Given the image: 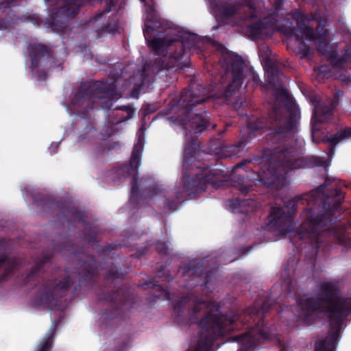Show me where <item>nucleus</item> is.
<instances>
[{"instance_id": "ddd939ff", "label": "nucleus", "mask_w": 351, "mask_h": 351, "mask_svg": "<svg viewBox=\"0 0 351 351\" xmlns=\"http://www.w3.org/2000/svg\"><path fill=\"white\" fill-rule=\"evenodd\" d=\"M297 200L295 199H291L288 202H287V208H289V210H287V217H291L293 215L297 210V206H296Z\"/></svg>"}, {"instance_id": "cd10ccee", "label": "nucleus", "mask_w": 351, "mask_h": 351, "mask_svg": "<svg viewBox=\"0 0 351 351\" xmlns=\"http://www.w3.org/2000/svg\"><path fill=\"white\" fill-rule=\"evenodd\" d=\"M291 30L289 31L287 29V32H286V34H287V36H288V34H289V32L291 33Z\"/></svg>"}, {"instance_id": "9d476101", "label": "nucleus", "mask_w": 351, "mask_h": 351, "mask_svg": "<svg viewBox=\"0 0 351 351\" xmlns=\"http://www.w3.org/2000/svg\"><path fill=\"white\" fill-rule=\"evenodd\" d=\"M60 322L61 319L52 322V325L47 335V337L40 343L37 351H51L56 335V330Z\"/></svg>"}, {"instance_id": "b1692460", "label": "nucleus", "mask_w": 351, "mask_h": 351, "mask_svg": "<svg viewBox=\"0 0 351 351\" xmlns=\"http://www.w3.org/2000/svg\"><path fill=\"white\" fill-rule=\"evenodd\" d=\"M209 288H210V287H208V286L202 287V293L208 292L209 290Z\"/></svg>"}, {"instance_id": "39448f33", "label": "nucleus", "mask_w": 351, "mask_h": 351, "mask_svg": "<svg viewBox=\"0 0 351 351\" xmlns=\"http://www.w3.org/2000/svg\"><path fill=\"white\" fill-rule=\"evenodd\" d=\"M324 188V186L323 184L319 186L317 190L313 192L310 199H308L309 206H311V203L314 201L318 204L319 206L322 204L321 213L319 214L316 219L318 223L323 220L324 217L332 215L344 199L343 193L339 189L331 191L330 195L325 197L323 193Z\"/></svg>"}, {"instance_id": "6e6552de", "label": "nucleus", "mask_w": 351, "mask_h": 351, "mask_svg": "<svg viewBox=\"0 0 351 351\" xmlns=\"http://www.w3.org/2000/svg\"><path fill=\"white\" fill-rule=\"evenodd\" d=\"M300 120V110L295 100L287 93V141L291 148L298 145L297 134Z\"/></svg>"}, {"instance_id": "c756f323", "label": "nucleus", "mask_w": 351, "mask_h": 351, "mask_svg": "<svg viewBox=\"0 0 351 351\" xmlns=\"http://www.w3.org/2000/svg\"><path fill=\"white\" fill-rule=\"evenodd\" d=\"M144 34H147V30H145Z\"/></svg>"}, {"instance_id": "20e7f679", "label": "nucleus", "mask_w": 351, "mask_h": 351, "mask_svg": "<svg viewBox=\"0 0 351 351\" xmlns=\"http://www.w3.org/2000/svg\"><path fill=\"white\" fill-rule=\"evenodd\" d=\"M306 21H317V33L315 34L313 29L306 23H302L299 26V32L302 35H304L306 39L318 41L317 51L321 54L325 56L330 60L335 59L337 52L329 45L327 39V30L324 28L326 20L320 17L318 18L315 14H311L306 18Z\"/></svg>"}, {"instance_id": "f03ea898", "label": "nucleus", "mask_w": 351, "mask_h": 351, "mask_svg": "<svg viewBox=\"0 0 351 351\" xmlns=\"http://www.w3.org/2000/svg\"><path fill=\"white\" fill-rule=\"evenodd\" d=\"M97 300L109 304L111 309L102 315L104 320L113 319L121 316L123 313L138 308L143 300L130 292L131 287H96Z\"/></svg>"}, {"instance_id": "6ab92c4d", "label": "nucleus", "mask_w": 351, "mask_h": 351, "mask_svg": "<svg viewBox=\"0 0 351 351\" xmlns=\"http://www.w3.org/2000/svg\"><path fill=\"white\" fill-rule=\"evenodd\" d=\"M241 77H240V75H237L235 76L230 88H232L234 85H235L237 87H238V86H241Z\"/></svg>"}, {"instance_id": "f8f14e48", "label": "nucleus", "mask_w": 351, "mask_h": 351, "mask_svg": "<svg viewBox=\"0 0 351 351\" xmlns=\"http://www.w3.org/2000/svg\"><path fill=\"white\" fill-rule=\"evenodd\" d=\"M317 136L319 137L322 140L320 142H328L331 147H335L337 143H339L340 141L344 140L341 135H340V132H337L335 134L332 138H328L327 136H321L319 135V133L317 134Z\"/></svg>"}, {"instance_id": "393cba45", "label": "nucleus", "mask_w": 351, "mask_h": 351, "mask_svg": "<svg viewBox=\"0 0 351 351\" xmlns=\"http://www.w3.org/2000/svg\"><path fill=\"white\" fill-rule=\"evenodd\" d=\"M319 165L325 166L326 165V162L324 160H320Z\"/></svg>"}, {"instance_id": "412c9836", "label": "nucleus", "mask_w": 351, "mask_h": 351, "mask_svg": "<svg viewBox=\"0 0 351 351\" xmlns=\"http://www.w3.org/2000/svg\"><path fill=\"white\" fill-rule=\"evenodd\" d=\"M277 341L278 342V343L280 346V351H285V345L284 343H282L278 338H277Z\"/></svg>"}, {"instance_id": "a211bd4d", "label": "nucleus", "mask_w": 351, "mask_h": 351, "mask_svg": "<svg viewBox=\"0 0 351 351\" xmlns=\"http://www.w3.org/2000/svg\"><path fill=\"white\" fill-rule=\"evenodd\" d=\"M341 95L342 93L341 91H337L335 93L334 98L332 100L329 99L332 103V106H335L338 104L339 97Z\"/></svg>"}, {"instance_id": "7ed1b4c3", "label": "nucleus", "mask_w": 351, "mask_h": 351, "mask_svg": "<svg viewBox=\"0 0 351 351\" xmlns=\"http://www.w3.org/2000/svg\"><path fill=\"white\" fill-rule=\"evenodd\" d=\"M40 287L32 298L31 305L35 308L63 311L74 300L76 293L84 288L93 290L95 287Z\"/></svg>"}, {"instance_id": "aec40b11", "label": "nucleus", "mask_w": 351, "mask_h": 351, "mask_svg": "<svg viewBox=\"0 0 351 351\" xmlns=\"http://www.w3.org/2000/svg\"><path fill=\"white\" fill-rule=\"evenodd\" d=\"M344 58L346 60L351 59V45L349 46L346 50H345V54H344Z\"/></svg>"}, {"instance_id": "9b49d317", "label": "nucleus", "mask_w": 351, "mask_h": 351, "mask_svg": "<svg viewBox=\"0 0 351 351\" xmlns=\"http://www.w3.org/2000/svg\"><path fill=\"white\" fill-rule=\"evenodd\" d=\"M269 226L271 228H278L284 223L285 217L281 208H275L269 216Z\"/></svg>"}, {"instance_id": "5701e85b", "label": "nucleus", "mask_w": 351, "mask_h": 351, "mask_svg": "<svg viewBox=\"0 0 351 351\" xmlns=\"http://www.w3.org/2000/svg\"><path fill=\"white\" fill-rule=\"evenodd\" d=\"M127 347V343L124 342L120 349H118L116 351H123Z\"/></svg>"}, {"instance_id": "bb28decb", "label": "nucleus", "mask_w": 351, "mask_h": 351, "mask_svg": "<svg viewBox=\"0 0 351 351\" xmlns=\"http://www.w3.org/2000/svg\"><path fill=\"white\" fill-rule=\"evenodd\" d=\"M310 210H311V211L313 213H315V208H314V207H311V208H310Z\"/></svg>"}, {"instance_id": "4468645a", "label": "nucleus", "mask_w": 351, "mask_h": 351, "mask_svg": "<svg viewBox=\"0 0 351 351\" xmlns=\"http://www.w3.org/2000/svg\"><path fill=\"white\" fill-rule=\"evenodd\" d=\"M300 163L301 162L300 160H295L293 163L291 160H287V170L299 168L300 167Z\"/></svg>"}, {"instance_id": "f3484780", "label": "nucleus", "mask_w": 351, "mask_h": 351, "mask_svg": "<svg viewBox=\"0 0 351 351\" xmlns=\"http://www.w3.org/2000/svg\"><path fill=\"white\" fill-rule=\"evenodd\" d=\"M339 132L343 139L348 138L351 136V128H346Z\"/></svg>"}, {"instance_id": "4be33fe9", "label": "nucleus", "mask_w": 351, "mask_h": 351, "mask_svg": "<svg viewBox=\"0 0 351 351\" xmlns=\"http://www.w3.org/2000/svg\"><path fill=\"white\" fill-rule=\"evenodd\" d=\"M243 64V62H242V60H241V58H239L238 60V65H239V71L241 70L242 66Z\"/></svg>"}, {"instance_id": "c85d7f7f", "label": "nucleus", "mask_w": 351, "mask_h": 351, "mask_svg": "<svg viewBox=\"0 0 351 351\" xmlns=\"http://www.w3.org/2000/svg\"><path fill=\"white\" fill-rule=\"evenodd\" d=\"M291 232V230H289V228H287L286 232L288 233V232Z\"/></svg>"}, {"instance_id": "a878e982", "label": "nucleus", "mask_w": 351, "mask_h": 351, "mask_svg": "<svg viewBox=\"0 0 351 351\" xmlns=\"http://www.w3.org/2000/svg\"><path fill=\"white\" fill-rule=\"evenodd\" d=\"M291 287H287V289H286L287 294L291 291Z\"/></svg>"}, {"instance_id": "423d86ee", "label": "nucleus", "mask_w": 351, "mask_h": 351, "mask_svg": "<svg viewBox=\"0 0 351 351\" xmlns=\"http://www.w3.org/2000/svg\"><path fill=\"white\" fill-rule=\"evenodd\" d=\"M311 101L314 106L311 119L312 138L315 143H319L322 139L317 136V134L320 133L323 129L322 124L326 123L332 119V110L335 106L329 99L320 100L317 97H313L311 99Z\"/></svg>"}, {"instance_id": "dca6fc26", "label": "nucleus", "mask_w": 351, "mask_h": 351, "mask_svg": "<svg viewBox=\"0 0 351 351\" xmlns=\"http://www.w3.org/2000/svg\"><path fill=\"white\" fill-rule=\"evenodd\" d=\"M139 165V156L138 154L134 153L132 156L131 161V166L134 168H136Z\"/></svg>"}, {"instance_id": "2eb2a0df", "label": "nucleus", "mask_w": 351, "mask_h": 351, "mask_svg": "<svg viewBox=\"0 0 351 351\" xmlns=\"http://www.w3.org/2000/svg\"><path fill=\"white\" fill-rule=\"evenodd\" d=\"M148 45L150 47H152L154 49L157 50L160 46H162V42L160 40H153L152 41L147 40Z\"/></svg>"}, {"instance_id": "0eeeda50", "label": "nucleus", "mask_w": 351, "mask_h": 351, "mask_svg": "<svg viewBox=\"0 0 351 351\" xmlns=\"http://www.w3.org/2000/svg\"><path fill=\"white\" fill-rule=\"evenodd\" d=\"M267 87L274 95V106L272 116L276 119H281L285 113V93L280 81V73L278 69L267 67Z\"/></svg>"}, {"instance_id": "f257e3e1", "label": "nucleus", "mask_w": 351, "mask_h": 351, "mask_svg": "<svg viewBox=\"0 0 351 351\" xmlns=\"http://www.w3.org/2000/svg\"><path fill=\"white\" fill-rule=\"evenodd\" d=\"M319 291L313 297L302 300V308L307 313L320 312L328 314L330 335L315 343V351H335L341 325L351 315V296L339 295V287H320Z\"/></svg>"}, {"instance_id": "1a4fd4ad", "label": "nucleus", "mask_w": 351, "mask_h": 351, "mask_svg": "<svg viewBox=\"0 0 351 351\" xmlns=\"http://www.w3.org/2000/svg\"><path fill=\"white\" fill-rule=\"evenodd\" d=\"M152 288L147 293L146 300L147 303L151 304L152 302H156L159 300H174L173 296L171 295L170 291L168 290L169 287H149Z\"/></svg>"}]
</instances>
